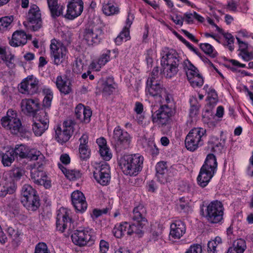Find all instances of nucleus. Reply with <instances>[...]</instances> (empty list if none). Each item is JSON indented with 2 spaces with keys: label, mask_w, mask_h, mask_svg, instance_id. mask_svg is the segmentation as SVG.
Masks as SVG:
<instances>
[{
  "label": "nucleus",
  "mask_w": 253,
  "mask_h": 253,
  "mask_svg": "<svg viewBox=\"0 0 253 253\" xmlns=\"http://www.w3.org/2000/svg\"><path fill=\"white\" fill-rule=\"evenodd\" d=\"M30 28L34 31L39 30L42 26L41 14L39 8L36 5L31 6L27 15Z\"/></svg>",
  "instance_id": "nucleus-16"
},
{
  "label": "nucleus",
  "mask_w": 253,
  "mask_h": 253,
  "mask_svg": "<svg viewBox=\"0 0 253 253\" xmlns=\"http://www.w3.org/2000/svg\"><path fill=\"white\" fill-rule=\"evenodd\" d=\"M7 233L13 240L17 239L20 235L17 230H16L11 227H9L7 228Z\"/></svg>",
  "instance_id": "nucleus-59"
},
{
  "label": "nucleus",
  "mask_w": 253,
  "mask_h": 253,
  "mask_svg": "<svg viewBox=\"0 0 253 253\" xmlns=\"http://www.w3.org/2000/svg\"><path fill=\"white\" fill-rule=\"evenodd\" d=\"M84 106L82 104L78 105L75 109V115L77 119L82 121Z\"/></svg>",
  "instance_id": "nucleus-54"
},
{
  "label": "nucleus",
  "mask_w": 253,
  "mask_h": 253,
  "mask_svg": "<svg viewBox=\"0 0 253 253\" xmlns=\"http://www.w3.org/2000/svg\"><path fill=\"white\" fill-rule=\"evenodd\" d=\"M50 51L54 64L56 65L61 64L67 58V48L59 41L55 39L51 41Z\"/></svg>",
  "instance_id": "nucleus-9"
},
{
  "label": "nucleus",
  "mask_w": 253,
  "mask_h": 253,
  "mask_svg": "<svg viewBox=\"0 0 253 253\" xmlns=\"http://www.w3.org/2000/svg\"><path fill=\"white\" fill-rule=\"evenodd\" d=\"M69 214L70 211L65 208H60L57 211L56 228L58 230L63 232L67 229L68 233H71L74 226Z\"/></svg>",
  "instance_id": "nucleus-10"
},
{
  "label": "nucleus",
  "mask_w": 253,
  "mask_h": 253,
  "mask_svg": "<svg viewBox=\"0 0 253 253\" xmlns=\"http://www.w3.org/2000/svg\"><path fill=\"white\" fill-rule=\"evenodd\" d=\"M146 210L142 205H139L133 209L131 218L133 222H138L145 223L147 222L146 219Z\"/></svg>",
  "instance_id": "nucleus-25"
},
{
  "label": "nucleus",
  "mask_w": 253,
  "mask_h": 253,
  "mask_svg": "<svg viewBox=\"0 0 253 253\" xmlns=\"http://www.w3.org/2000/svg\"><path fill=\"white\" fill-rule=\"evenodd\" d=\"M0 121L2 126L13 134L22 135L27 132L17 117V114L13 110H8L6 116L2 117Z\"/></svg>",
  "instance_id": "nucleus-4"
},
{
  "label": "nucleus",
  "mask_w": 253,
  "mask_h": 253,
  "mask_svg": "<svg viewBox=\"0 0 253 253\" xmlns=\"http://www.w3.org/2000/svg\"><path fill=\"white\" fill-rule=\"evenodd\" d=\"M0 55H4V57L2 58V60L5 62L8 61L9 63L7 64L8 66H9V64H11V61L14 59V55L10 54V57L8 55H6V49L0 47Z\"/></svg>",
  "instance_id": "nucleus-57"
},
{
  "label": "nucleus",
  "mask_w": 253,
  "mask_h": 253,
  "mask_svg": "<svg viewBox=\"0 0 253 253\" xmlns=\"http://www.w3.org/2000/svg\"><path fill=\"white\" fill-rule=\"evenodd\" d=\"M217 244L213 241H209L208 244V252L209 253H215Z\"/></svg>",
  "instance_id": "nucleus-64"
},
{
  "label": "nucleus",
  "mask_w": 253,
  "mask_h": 253,
  "mask_svg": "<svg viewBox=\"0 0 253 253\" xmlns=\"http://www.w3.org/2000/svg\"><path fill=\"white\" fill-rule=\"evenodd\" d=\"M186 232L185 223L181 220H176L170 225V238L180 239Z\"/></svg>",
  "instance_id": "nucleus-22"
},
{
  "label": "nucleus",
  "mask_w": 253,
  "mask_h": 253,
  "mask_svg": "<svg viewBox=\"0 0 253 253\" xmlns=\"http://www.w3.org/2000/svg\"><path fill=\"white\" fill-rule=\"evenodd\" d=\"M80 157L82 160H85L89 158L90 151L88 146L79 147Z\"/></svg>",
  "instance_id": "nucleus-52"
},
{
  "label": "nucleus",
  "mask_w": 253,
  "mask_h": 253,
  "mask_svg": "<svg viewBox=\"0 0 253 253\" xmlns=\"http://www.w3.org/2000/svg\"><path fill=\"white\" fill-rule=\"evenodd\" d=\"M22 197L21 200H26L30 197L37 195L36 192L32 187L29 184H25L23 186L21 190Z\"/></svg>",
  "instance_id": "nucleus-38"
},
{
  "label": "nucleus",
  "mask_w": 253,
  "mask_h": 253,
  "mask_svg": "<svg viewBox=\"0 0 253 253\" xmlns=\"http://www.w3.org/2000/svg\"><path fill=\"white\" fill-rule=\"evenodd\" d=\"M23 206L28 210L31 211H36L40 207V200L39 196L30 197L26 200H21Z\"/></svg>",
  "instance_id": "nucleus-27"
},
{
  "label": "nucleus",
  "mask_w": 253,
  "mask_h": 253,
  "mask_svg": "<svg viewBox=\"0 0 253 253\" xmlns=\"http://www.w3.org/2000/svg\"><path fill=\"white\" fill-rule=\"evenodd\" d=\"M208 98L211 103H215L217 101V95L214 89L212 88L209 89Z\"/></svg>",
  "instance_id": "nucleus-53"
},
{
  "label": "nucleus",
  "mask_w": 253,
  "mask_h": 253,
  "mask_svg": "<svg viewBox=\"0 0 253 253\" xmlns=\"http://www.w3.org/2000/svg\"><path fill=\"white\" fill-rule=\"evenodd\" d=\"M31 177L33 182L38 185L40 180L45 178V175L43 171L39 168H34L31 172Z\"/></svg>",
  "instance_id": "nucleus-39"
},
{
  "label": "nucleus",
  "mask_w": 253,
  "mask_h": 253,
  "mask_svg": "<svg viewBox=\"0 0 253 253\" xmlns=\"http://www.w3.org/2000/svg\"><path fill=\"white\" fill-rule=\"evenodd\" d=\"M91 114L92 112L91 110L88 107H84L82 121H84L85 123L89 122Z\"/></svg>",
  "instance_id": "nucleus-58"
},
{
  "label": "nucleus",
  "mask_w": 253,
  "mask_h": 253,
  "mask_svg": "<svg viewBox=\"0 0 253 253\" xmlns=\"http://www.w3.org/2000/svg\"><path fill=\"white\" fill-rule=\"evenodd\" d=\"M181 63L182 59L175 50L167 48L163 50L161 64L163 74L167 78H171L177 75Z\"/></svg>",
  "instance_id": "nucleus-1"
},
{
  "label": "nucleus",
  "mask_w": 253,
  "mask_h": 253,
  "mask_svg": "<svg viewBox=\"0 0 253 253\" xmlns=\"http://www.w3.org/2000/svg\"><path fill=\"white\" fill-rule=\"evenodd\" d=\"M174 114L175 110L171 105L169 106V105H163L152 114V121L159 126H166L169 123L171 117Z\"/></svg>",
  "instance_id": "nucleus-7"
},
{
  "label": "nucleus",
  "mask_w": 253,
  "mask_h": 253,
  "mask_svg": "<svg viewBox=\"0 0 253 253\" xmlns=\"http://www.w3.org/2000/svg\"><path fill=\"white\" fill-rule=\"evenodd\" d=\"M182 66L186 72V74L188 80L198 75V70L191 62L188 60H184L182 63Z\"/></svg>",
  "instance_id": "nucleus-31"
},
{
  "label": "nucleus",
  "mask_w": 253,
  "mask_h": 253,
  "mask_svg": "<svg viewBox=\"0 0 253 253\" xmlns=\"http://www.w3.org/2000/svg\"><path fill=\"white\" fill-rule=\"evenodd\" d=\"M129 228V224L127 222H123L115 227L113 229L114 235L118 238L122 237L125 234H127V231Z\"/></svg>",
  "instance_id": "nucleus-35"
},
{
  "label": "nucleus",
  "mask_w": 253,
  "mask_h": 253,
  "mask_svg": "<svg viewBox=\"0 0 253 253\" xmlns=\"http://www.w3.org/2000/svg\"><path fill=\"white\" fill-rule=\"evenodd\" d=\"M101 157L105 161H109L112 157V154L108 146L101 147L99 150Z\"/></svg>",
  "instance_id": "nucleus-46"
},
{
  "label": "nucleus",
  "mask_w": 253,
  "mask_h": 253,
  "mask_svg": "<svg viewBox=\"0 0 253 253\" xmlns=\"http://www.w3.org/2000/svg\"><path fill=\"white\" fill-rule=\"evenodd\" d=\"M65 175L70 180H75L81 177V173L78 170H68Z\"/></svg>",
  "instance_id": "nucleus-50"
},
{
  "label": "nucleus",
  "mask_w": 253,
  "mask_h": 253,
  "mask_svg": "<svg viewBox=\"0 0 253 253\" xmlns=\"http://www.w3.org/2000/svg\"><path fill=\"white\" fill-rule=\"evenodd\" d=\"M28 37L23 31H16L13 33L9 44L13 47L23 45L27 43Z\"/></svg>",
  "instance_id": "nucleus-23"
},
{
  "label": "nucleus",
  "mask_w": 253,
  "mask_h": 253,
  "mask_svg": "<svg viewBox=\"0 0 253 253\" xmlns=\"http://www.w3.org/2000/svg\"><path fill=\"white\" fill-rule=\"evenodd\" d=\"M74 123L72 120L64 121L63 129L58 126L55 130V138L60 144L67 142L73 132Z\"/></svg>",
  "instance_id": "nucleus-12"
},
{
  "label": "nucleus",
  "mask_w": 253,
  "mask_h": 253,
  "mask_svg": "<svg viewBox=\"0 0 253 253\" xmlns=\"http://www.w3.org/2000/svg\"><path fill=\"white\" fill-rule=\"evenodd\" d=\"M200 48L207 54L214 58L216 56V52L214 51L211 45L208 43H201Z\"/></svg>",
  "instance_id": "nucleus-42"
},
{
  "label": "nucleus",
  "mask_w": 253,
  "mask_h": 253,
  "mask_svg": "<svg viewBox=\"0 0 253 253\" xmlns=\"http://www.w3.org/2000/svg\"><path fill=\"white\" fill-rule=\"evenodd\" d=\"M165 89L160 83L147 80L146 83V92L147 94L153 97H162Z\"/></svg>",
  "instance_id": "nucleus-21"
},
{
  "label": "nucleus",
  "mask_w": 253,
  "mask_h": 253,
  "mask_svg": "<svg viewBox=\"0 0 253 253\" xmlns=\"http://www.w3.org/2000/svg\"><path fill=\"white\" fill-rule=\"evenodd\" d=\"M48 125L41 122H35L33 125V131L36 136H41L48 128Z\"/></svg>",
  "instance_id": "nucleus-40"
},
{
  "label": "nucleus",
  "mask_w": 253,
  "mask_h": 253,
  "mask_svg": "<svg viewBox=\"0 0 253 253\" xmlns=\"http://www.w3.org/2000/svg\"><path fill=\"white\" fill-rule=\"evenodd\" d=\"M202 247L198 244L191 245L185 253H202Z\"/></svg>",
  "instance_id": "nucleus-56"
},
{
  "label": "nucleus",
  "mask_w": 253,
  "mask_h": 253,
  "mask_svg": "<svg viewBox=\"0 0 253 253\" xmlns=\"http://www.w3.org/2000/svg\"><path fill=\"white\" fill-rule=\"evenodd\" d=\"M39 81L33 77L29 76L19 85V91L22 94L33 95L39 91Z\"/></svg>",
  "instance_id": "nucleus-13"
},
{
  "label": "nucleus",
  "mask_w": 253,
  "mask_h": 253,
  "mask_svg": "<svg viewBox=\"0 0 253 253\" xmlns=\"http://www.w3.org/2000/svg\"><path fill=\"white\" fill-rule=\"evenodd\" d=\"M37 122L42 123L45 124L49 125V119L47 112L43 110H41L36 116Z\"/></svg>",
  "instance_id": "nucleus-44"
},
{
  "label": "nucleus",
  "mask_w": 253,
  "mask_h": 253,
  "mask_svg": "<svg viewBox=\"0 0 253 253\" xmlns=\"http://www.w3.org/2000/svg\"><path fill=\"white\" fill-rule=\"evenodd\" d=\"M156 176L161 182H164L166 180L165 176L167 172V163L164 162H161L157 163L156 166Z\"/></svg>",
  "instance_id": "nucleus-33"
},
{
  "label": "nucleus",
  "mask_w": 253,
  "mask_h": 253,
  "mask_svg": "<svg viewBox=\"0 0 253 253\" xmlns=\"http://www.w3.org/2000/svg\"><path fill=\"white\" fill-rule=\"evenodd\" d=\"M131 139L127 132L122 129L120 126H117L114 130L111 143L116 152L121 153L129 147Z\"/></svg>",
  "instance_id": "nucleus-6"
},
{
  "label": "nucleus",
  "mask_w": 253,
  "mask_h": 253,
  "mask_svg": "<svg viewBox=\"0 0 253 253\" xmlns=\"http://www.w3.org/2000/svg\"><path fill=\"white\" fill-rule=\"evenodd\" d=\"M233 246L239 253H243L246 248V241L242 239H238L234 242Z\"/></svg>",
  "instance_id": "nucleus-47"
},
{
  "label": "nucleus",
  "mask_w": 253,
  "mask_h": 253,
  "mask_svg": "<svg viewBox=\"0 0 253 253\" xmlns=\"http://www.w3.org/2000/svg\"><path fill=\"white\" fill-rule=\"evenodd\" d=\"M71 200L75 209L81 212L84 211L87 207L85 198L80 191H74L71 195Z\"/></svg>",
  "instance_id": "nucleus-20"
},
{
  "label": "nucleus",
  "mask_w": 253,
  "mask_h": 253,
  "mask_svg": "<svg viewBox=\"0 0 253 253\" xmlns=\"http://www.w3.org/2000/svg\"><path fill=\"white\" fill-rule=\"evenodd\" d=\"M191 108L190 109L189 115L190 117H194L199 113L200 105L197 102V99L195 98L190 99Z\"/></svg>",
  "instance_id": "nucleus-43"
},
{
  "label": "nucleus",
  "mask_w": 253,
  "mask_h": 253,
  "mask_svg": "<svg viewBox=\"0 0 253 253\" xmlns=\"http://www.w3.org/2000/svg\"><path fill=\"white\" fill-rule=\"evenodd\" d=\"M217 167L215 156L212 154H208L197 177L198 183L201 187H205L208 185L216 172Z\"/></svg>",
  "instance_id": "nucleus-3"
},
{
  "label": "nucleus",
  "mask_w": 253,
  "mask_h": 253,
  "mask_svg": "<svg viewBox=\"0 0 253 253\" xmlns=\"http://www.w3.org/2000/svg\"><path fill=\"white\" fill-rule=\"evenodd\" d=\"M44 91L46 93V95L42 101L43 106L44 107L49 108L51 104V101L53 98V94L51 91L48 89L44 90Z\"/></svg>",
  "instance_id": "nucleus-48"
},
{
  "label": "nucleus",
  "mask_w": 253,
  "mask_h": 253,
  "mask_svg": "<svg viewBox=\"0 0 253 253\" xmlns=\"http://www.w3.org/2000/svg\"><path fill=\"white\" fill-rule=\"evenodd\" d=\"M224 38L225 39L224 45L227 46L230 51L234 50V38L233 36L229 33L223 34Z\"/></svg>",
  "instance_id": "nucleus-45"
},
{
  "label": "nucleus",
  "mask_w": 253,
  "mask_h": 253,
  "mask_svg": "<svg viewBox=\"0 0 253 253\" xmlns=\"http://www.w3.org/2000/svg\"><path fill=\"white\" fill-rule=\"evenodd\" d=\"M84 2L82 0H71L67 5L65 17L72 20L80 16L83 12Z\"/></svg>",
  "instance_id": "nucleus-18"
},
{
  "label": "nucleus",
  "mask_w": 253,
  "mask_h": 253,
  "mask_svg": "<svg viewBox=\"0 0 253 253\" xmlns=\"http://www.w3.org/2000/svg\"><path fill=\"white\" fill-rule=\"evenodd\" d=\"M225 145V139H219L212 136L208 141L207 149L211 152L220 153Z\"/></svg>",
  "instance_id": "nucleus-24"
},
{
  "label": "nucleus",
  "mask_w": 253,
  "mask_h": 253,
  "mask_svg": "<svg viewBox=\"0 0 253 253\" xmlns=\"http://www.w3.org/2000/svg\"><path fill=\"white\" fill-rule=\"evenodd\" d=\"M224 208L223 204L217 200L213 201L207 207L205 217L211 223H217L223 219Z\"/></svg>",
  "instance_id": "nucleus-8"
},
{
  "label": "nucleus",
  "mask_w": 253,
  "mask_h": 253,
  "mask_svg": "<svg viewBox=\"0 0 253 253\" xmlns=\"http://www.w3.org/2000/svg\"><path fill=\"white\" fill-rule=\"evenodd\" d=\"M20 106L22 111L27 115L35 114L40 108L38 99H23L21 101Z\"/></svg>",
  "instance_id": "nucleus-19"
},
{
  "label": "nucleus",
  "mask_w": 253,
  "mask_h": 253,
  "mask_svg": "<svg viewBox=\"0 0 253 253\" xmlns=\"http://www.w3.org/2000/svg\"><path fill=\"white\" fill-rule=\"evenodd\" d=\"M93 176L97 183L105 186L108 185L110 181V167L107 163L98 165L95 168Z\"/></svg>",
  "instance_id": "nucleus-15"
},
{
  "label": "nucleus",
  "mask_w": 253,
  "mask_h": 253,
  "mask_svg": "<svg viewBox=\"0 0 253 253\" xmlns=\"http://www.w3.org/2000/svg\"><path fill=\"white\" fill-rule=\"evenodd\" d=\"M102 29L97 26L86 28L84 33V39L89 46H95L99 44L103 38Z\"/></svg>",
  "instance_id": "nucleus-11"
},
{
  "label": "nucleus",
  "mask_w": 253,
  "mask_h": 253,
  "mask_svg": "<svg viewBox=\"0 0 253 253\" xmlns=\"http://www.w3.org/2000/svg\"><path fill=\"white\" fill-rule=\"evenodd\" d=\"M27 154L26 158L29 159L31 161H35L39 159H41L43 157L40 151L35 149L30 150L28 148Z\"/></svg>",
  "instance_id": "nucleus-41"
},
{
  "label": "nucleus",
  "mask_w": 253,
  "mask_h": 253,
  "mask_svg": "<svg viewBox=\"0 0 253 253\" xmlns=\"http://www.w3.org/2000/svg\"><path fill=\"white\" fill-rule=\"evenodd\" d=\"M56 84L59 91L64 94H68L72 91L71 82L66 78L61 76H57Z\"/></svg>",
  "instance_id": "nucleus-26"
},
{
  "label": "nucleus",
  "mask_w": 253,
  "mask_h": 253,
  "mask_svg": "<svg viewBox=\"0 0 253 253\" xmlns=\"http://www.w3.org/2000/svg\"><path fill=\"white\" fill-rule=\"evenodd\" d=\"M13 20V17L12 16L3 17L1 18L0 26L7 28L10 25Z\"/></svg>",
  "instance_id": "nucleus-55"
},
{
  "label": "nucleus",
  "mask_w": 253,
  "mask_h": 253,
  "mask_svg": "<svg viewBox=\"0 0 253 253\" xmlns=\"http://www.w3.org/2000/svg\"><path fill=\"white\" fill-rule=\"evenodd\" d=\"M145 223L138 222H133L131 224H129V228L127 231V234L129 235L135 234L141 236L143 234V226Z\"/></svg>",
  "instance_id": "nucleus-34"
},
{
  "label": "nucleus",
  "mask_w": 253,
  "mask_h": 253,
  "mask_svg": "<svg viewBox=\"0 0 253 253\" xmlns=\"http://www.w3.org/2000/svg\"><path fill=\"white\" fill-rule=\"evenodd\" d=\"M71 239L74 244L80 247L93 243L90 232L87 229L80 228L76 230L71 234Z\"/></svg>",
  "instance_id": "nucleus-14"
},
{
  "label": "nucleus",
  "mask_w": 253,
  "mask_h": 253,
  "mask_svg": "<svg viewBox=\"0 0 253 253\" xmlns=\"http://www.w3.org/2000/svg\"><path fill=\"white\" fill-rule=\"evenodd\" d=\"M176 208L180 212L189 213L192 211L190 200L188 198L182 197L176 204Z\"/></svg>",
  "instance_id": "nucleus-29"
},
{
  "label": "nucleus",
  "mask_w": 253,
  "mask_h": 253,
  "mask_svg": "<svg viewBox=\"0 0 253 253\" xmlns=\"http://www.w3.org/2000/svg\"><path fill=\"white\" fill-rule=\"evenodd\" d=\"M16 189V185L12 177L8 174H4L0 179V197L12 194Z\"/></svg>",
  "instance_id": "nucleus-17"
},
{
  "label": "nucleus",
  "mask_w": 253,
  "mask_h": 253,
  "mask_svg": "<svg viewBox=\"0 0 253 253\" xmlns=\"http://www.w3.org/2000/svg\"><path fill=\"white\" fill-rule=\"evenodd\" d=\"M159 72V71L158 67H155L151 74L150 77L148 79V80H152L153 82H158L157 79L158 78Z\"/></svg>",
  "instance_id": "nucleus-63"
},
{
  "label": "nucleus",
  "mask_w": 253,
  "mask_h": 253,
  "mask_svg": "<svg viewBox=\"0 0 253 253\" xmlns=\"http://www.w3.org/2000/svg\"><path fill=\"white\" fill-rule=\"evenodd\" d=\"M100 253H105L108 251L109 244L105 241L102 240L100 242Z\"/></svg>",
  "instance_id": "nucleus-62"
},
{
  "label": "nucleus",
  "mask_w": 253,
  "mask_h": 253,
  "mask_svg": "<svg viewBox=\"0 0 253 253\" xmlns=\"http://www.w3.org/2000/svg\"><path fill=\"white\" fill-rule=\"evenodd\" d=\"M206 137L205 129L202 127L192 128L185 137V147L188 150L194 152L204 144Z\"/></svg>",
  "instance_id": "nucleus-5"
},
{
  "label": "nucleus",
  "mask_w": 253,
  "mask_h": 253,
  "mask_svg": "<svg viewBox=\"0 0 253 253\" xmlns=\"http://www.w3.org/2000/svg\"><path fill=\"white\" fill-rule=\"evenodd\" d=\"M102 11L106 15L111 16L119 13V8L112 2L108 1L107 3L103 4Z\"/></svg>",
  "instance_id": "nucleus-36"
},
{
  "label": "nucleus",
  "mask_w": 253,
  "mask_h": 253,
  "mask_svg": "<svg viewBox=\"0 0 253 253\" xmlns=\"http://www.w3.org/2000/svg\"><path fill=\"white\" fill-rule=\"evenodd\" d=\"M47 2L52 17H58L62 14L63 6L58 4V0H47Z\"/></svg>",
  "instance_id": "nucleus-30"
},
{
  "label": "nucleus",
  "mask_w": 253,
  "mask_h": 253,
  "mask_svg": "<svg viewBox=\"0 0 253 253\" xmlns=\"http://www.w3.org/2000/svg\"><path fill=\"white\" fill-rule=\"evenodd\" d=\"M110 53L111 51L107 50L102 53L96 62H92L91 63V68L96 71H99L102 66H104L110 60Z\"/></svg>",
  "instance_id": "nucleus-28"
},
{
  "label": "nucleus",
  "mask_w": 253,
  "mask_h": 253,
  "mask_svg": "<svg viewBox=\"0 0 253 253\" xmlns=\"http://www.w3.org/2000/svg\"><path fill=\"white\" fill-rule=\"evenodd\" d=\"M144 158L138 154L126 155L119 162V166L124 174L135 176L142 170Z\"/></svg>",
  "instance_id": "nucleus-2"
},
{
  "label": "nucleus",
  "mask_w": 253,
  "mask_h": 253,
  "mask_svg": "<svg viewBox=\"0 0 253 253\" xmlns=\"http://www.w3.org/2000/svg\"><path fill=\"white\" fill-rule=\"evenodd\" d=\"M28 147L24 145H17L14 149H11L15 157H19L21 159L26 158Z\"/></svg>",
  "instance_id": "nucleus-37"
},
{
  "label": "nucleus",
  "mask_w": 253,
  "mask_h": 253,
  "mask_svg": "<svg viewBox=\"0 0 253 253\" xmlns=\"http://www.w3.org/2000/svg\"><path fill=\"white\" fill-rule=\"evenodd\" d=\"M0 159L4 167H9L14 161L15 156L11 149L0 153Z\"/></svg>",
  "instance_id": "nucleus-32"
},
{
  "label": "nucleus",
  "mask_w": 253,
  "mask_h": 253,
  "mask_svg": "<svg viewBox=\"0 0 253 253\" xmlns=\"http://www.w3.org/2000/svg\"><path fill=\"white\" fill-rule=\"evenodd\" d=\"M83 70V64L81 60L76 61L73 65V70L75 73L79 74L81 73Z\"/></svg>",
  "instance_id": "nucleus-60"
},
{
  "label": "nucleus",
  "mask_w": 253,
  "mask_h": 253,
  "mask_svg": "<svg viewBox=\"0 0 253 253\" xmlns=\"http://www.w3.org/2000/svg\"><path fill=\"white\" fill-rule=\"evenodd\" d=\"M114 89V87L111 84H109L107 82H105L103 84V91L106 94H110L113 91Z\"/></svg>",
  "instance_id": "nucleus-61"
},
{
  "label": "nucleus",
  "mask_w": 253,
  "mask_h": 253,
  "mask_svg": "<svg viewBox=\"0 0 253 253\" xmlns=\"http://www.w3.org/2000/svg\"><path fill=\"white\" fill-rule=\"evenodd\" d=\"M188 81L194 87H201L204 84V80L199 74Z\"/></svg>",
  "instance_id": "nucleus-49"
},
{
  "label": "nucleus",
  "mask_w": 253,
  "mask_h": 253,
  "mask_svg": "<svg viewBox=\"0 0 253 253\" xmlns=\"http://www.w3.org/2000/svg\"><path fill=\"white\" fill-rule=\"evenodd\" d=\"M34 253H50L45 243L41 242L38 243L35 247Z\"/></svg>",
  "instance_id": "nucleus-51"
}]
</instances>
